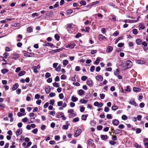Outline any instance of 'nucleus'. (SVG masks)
<instances>
[{
	"label": "nucleus",
	"instance_id": "nucleus-1",
	"mask_svg": "<svg viewBox=\"0 0 148 148\" xmlns=\"http://www.w3.org/2000/svg\"><path fill=\"white\" fill-rule=\"evenodd\" d=\"M124 65L122 67V69L124 70L131 68L132 66V62L130 60H127L124 63Z\"/></svg>",
	"mask_w": 148,
	"mask_h": 148
},
{
	"label": "nucleus",
	"instance_id": "nucleus-2",
	"mask_svg": "<svg viewBox=\"0 0 148 148\" xmlns=\"http://www.w3.org/2000/svg\"><path fill=\"white\" fill-rule=\"evenodd\" d=\"M75 25L73 23L69 24L67 25V30L69 33H71L73 32L72 31H70L69 29H73L75 27Z\"/></svg>",
	"mask_w": 148,
	"mask_h": 148
},
{
	"label": "nucleus",
	"instance_id": "nucleus-3",
	"mask_svg": "<svg viewBox=\"0 0 148 148\" xmlns=\"http://www.w3.org/2000/svg\"><path fill=\"white\" fill-rule=\"evenodd\" d=\"M75 44L73 43H69L66 47L67 48L72 49L75 47Z\"/></svg>",
	"mask_w": 148,
	"mask_h": 148
},
{
	"label": "nucleus",
	"instance_id": "nucleus-4",
	"mask_svg": "<svg viewBox=\"0 0 148 148\" xmlns=\"http://www.w3.org/2000/svg\"><path fill=\"white\" fill-rule=\"evenodd\" d=\"M82 130L81 129H79L77 130L75 132V134L74 136L75 137H77L80 134Z\"/></svg>",
	"mask_w": 148,
	"mask_h": 148
},
{
	"label": "nucleus",
	"instance_id": "nucleus-5",
	"mask_svg": "<svg viewBox=\"0 0 148 148\" xmlns=\"http://www.w3.org/2000/svg\"><path fill=\"white\" fill-rule=\"evenodd\" d=\"M62 48H60L54 50H52V51H50L49 53H50L53 54L54 53L59 52L60 51H62Z\"/></svg>",
	"mask_w": 148,
	"mask_h": 148
},
{
	"label": "nucleus",
	"instance_id": "nucleus-6",
	"mask_svg": "<svg viewBox=\"0 0 148 148\" xmlns=\"http://www.w3.org/2000/svg\"><path fill=\"white\" fill-rule=\"evenodd\" d=\"M103 103H99L97 101L95 102L94 103V106L100 108L102 107L103 106Z\"/></svg>",
	"mask_w": 148,
	"mask_h": 148
},
{
	"label": "nucleus",
	"instance_id": "nucleus-7",
	"mask_svg": "<svg viewBox=\"0 0 148 148\" xmlns=\"http://www.w3.org/2000/svg\"><path fill=\"white\" fill-rule=\"evenodd\" d=\"M40 66L39 65H38L37 66H34L32 67V68L33 69L34 72L36 73H38V71L37 70V69H40Z\"/></svg>",
	"mask_w": 148,
	"mask_h": 148
},
{
	"label": "nucleus",
	"instance_id": "nucleus-8",
	"mask_svg": "<svg viewBox=\"0 0 148 148\" xmlns=\"http://www.w3.org/2000/svg\"><path fill=\"white\" fill-rule=\"evenodd\" d=\"M88 143L89 145L92 146L93 147H95V144L93 143V140L91 139H89L88 140Z\"/></svg>",
	"mask_w": 148,
	"mask_h": 148
},
{
	"label": "nucleus",
	"instance_id": "nucleus-9",
	"mask_svg": "<svg viewBox=\"0 0 148 148\" xmlns=\"http://www.w3.org/2000/svg\"><path fill=\"white\" fill-rule=\"evenodd\" d=\"M24 56H25L28 57H32L34 56V53H29L28 52H26L24 53Z\"/></svg>",
	"mask_w": 148,
	"mask_h": 148
},
{
	"label": "nucleus",
	"instance_id": "nucleus-10",
	"mask_svg": "<svg viewBox=\"0 0 148 148\" xmlns=\"http://www.w3.org/2000/svg\"><path fill=\"white\" fill-rule=\"evenodd\" d=\"M95 78L99 82H101L103 80V77L100 75L96 76Z\"/></svg>",
	"mask_w": 148,
	"mask_h": 148
},
{
	"label": "nucleus",
	"instance_id": "nucleus-11",
	"mask_svg": "<svg viewBox=\"0 0 148 148\" xmlns=\"http://www.w3.org/2000/svg\"><path fill=\"white\" fill-rule=\"evenodd\" d=\"M93 82L91 80H89L87 81L86 84L90 87H91L93 86Z\"/></svg>",
	"mask_w": 148,
	"mask_h": 148
},
{
	"label": "nucleus",
	"instance_id": "nucleus-12",
	"mask_svg": "<svg viewBox=\"0 0 148 148\" xmlns=\"http://www.w3.org/2000/svg\"><path fill=\"white\" fill-rule=\"evenodd\" d=\"M22 132V130L21 129H18L17 130L16 132V135L17 136H18L20 135Z\"/></svg>",
	"mask_w": 148,
	"mask_h": 148
},
{
	"label": "nucleus",
	"instance_id": "nucleus-13",
	"mask_svg": "<svg viewBox=\"0 0 148 148\" xmlns=\"http://www.w3.org/2000/svg\"><path fill=\"white\" fill-rule=\"evenodd\" d=\"M113 48L111 46H108L106 49V52L107 53L111 52Z\"/></svg>",
	"mask_w": 148,
	"mask_h": 148
},
{
	"label": "nucleus",
	"instance_id": "nucleus-14",
	"mask_svg": "<svg viewBox=\"0 0 148 148\" xmlns=\"http://www.w3.org/2000/svg\"><path fill=\"white\" fill-rule=\"evenodd\" d=\"M45 91L46 93H49L51 91V88L49 86H47L45 87Z\"/></svg>",
	"mask_w": 148,
	"mask_h": 148
},
{
	"label": "nucleus",
	"instance_id": "nucleus-15",
	"mask_svg": "<svg viewBox=\"0 0 148 148\" xmlns=\"http://www.w3.org/2000/svg\"><path fill=\"white\" fill-rule=\"evenodd\" d=\"M119 123V121L118 120L116 119L114 120L112 122L113 124L115 126H117L118 125Z\"/></svg>",
	"mask_w": 148,
	"mask_h": 148
},
{
	"label": "nucleus",
	"instance_id": "nucleus-16",
	"mask_svg": "<svg viewBox=\"0 0 148 148\" xmlns=\"http://www.w3.org/2000/svg\"><path fill=\"white\" fill-rule=\"evenodd\" d=\"M99 39L100 40H103L105 39H106V38L102 34H99Z\"/></svg>",
	"mask_w": 148,
	"mask_h": 148
},
{
	"label": "nucleus",
	"instance_id": "nucleus-17",
	"mask_svg": "<svg viewBox=\"0 0 148 148\" xmlns=\"http://www.w3.org/2000/svg\"><path fill=\"white\" fill-rule=\"evenodd\" d=\"M129 103L131 105H134L135 106H137L136 103L134 99H131L130 100L129 102Z\"/></svg>",
	"mask_w": 148,
	"mask_h": 148
},
{
	"label": "nucleus",
	"instance_id": "nucleus-18",
	"mask_svg": "<svg viewBox=\"0 0 148 148\" xmlns=\"http://www.w3.org/2000/svg\"><path fill=\"white\" fill-rule=\"evenodd\" d=\"M142 41L140 38H137L136 40V44L138 45H140L142 42Z\"/></svg>",
	"mask_w": 148,
	"mask_h": 148
},
{
	"label": "nucleus",
	"instance_id": "nucleus-19",
	"mask_svg": "<svg viewBox=\"0 0 148 148\" xmlns=\"http://www.w3.org/2000/svg\"><path fill=\"white\" fill-rule=\"evenodd\" d=\"M72 101L73 102H76L78 100V98L75 96L73 95L71 97Z\"/></svg>",
	"mask_w": 148,
	"mask_h": 148
},
{
	"label": "nucleus",
	"instance_id": "nucleus-20",
	"mask_svg": "<svg viewBox=\"0 0 148 148\" xmlns=\"http://www.w3.org/2000/svg\"><path fill=\"white\" fill-rule=\"evenodd\" d=\"M63 114V113L62 112H59L57 113L56 116V117L58 118H60L62 116Z\"/></svg>",
	"mask_w": 148,
	"mask_h": 148
},
{
	"label": "nucleus",
	"instance_id": "nucleus-21",
	"mask_svg": "<svg viewBox=\"0 0 148 148\" xmlns=\"http://www.w3.org/2000/svg\"><path fill=\"white\" fill-rule=\"evenodd\" d=\"M78 94L80 96H82L84 94V91L82 89H80L78 91Z\"/></svg>",
	"mask_w": 148,
	"mask_h": 148
},
{
	"label": "nucleus",
	"instance_id": "nucleus-22",
	"mask_svg": "<svg viewBox=\"0 0 148 148\" xmlns=\"http://www.w3.org/2000/svg\"><path fill=\"white\" fill-rule=\"evenodd\" d=\"M133 90L134 92H138L140 91L141 89L139 88L134 87L133 89Z\"/></svg>",
	"mask_w": 148,
	"mask_h": 148
},
{
	"label": "nucleus",
	"instance_id": "nucleus-23",
	"mask_svg": "<svg viewBox=\"0 0 148 148\" xmlns=\"http://www.w3.org/2000/svg\"><path fill=\"white\" fill-rule=\"evenodd\" d=\"M18 86V83H16L12 87V89L13 90H16Z\"/></svg>",
	"mask_w": 148,
	"mask_h": 148
},
{
	"label": "nucleus",
	"instance_id": "nucleus-24",
	"mask_svg": "<svg viewBox=\"0 0 148 148\" xmlns=\"http://www.w3.org/2000/svg\"><path fill=\"white\" fill-rule=\"evenodd\" d=\"M137 63L139 64H143L145 63V62L143 60H138L136 61Z\"/></svg>",
	"mask_w": 148,
	"mask_h": 148
},
{
	"label": "nucleus",
	"instance_id": "nucleus-25",
	"mask_svg": "<svg viewBox=\"0 0 148 148\" xmlns=\"http://www.w3.org/2000/svg\"><path fill=\"white\" fill-rule=\"evenodd\" d=\"M88 102V101L86 100H85L84 99H81L80 101L79 102L82 104H86Z\"/></svg>",
	"mask_w": 148,
	"mask_h": 148
},
{
	"label": "nucleus",
	"instance_id": "nucleus-26",
	"mask_svg": "<svg viewBox=\"0 0 148 148\" xmlns=\"http://www.w3.org/2000/svg\"><path fill=\"white\" fill-rule=\"evenodd\" d=\"M119 73V70L118 69H117L116 71H114V74L116 76H118Z\"/></svg>",
	"mask_w": 148,
	"mask_h": 148
},
{
	"label": "nucleus",
	"instance_id": "nucleus-27",
	"mask_svg": "<svg viewBox=\"0 0 148 148\" xmlns=\"http://www.w3.org/2000/svg\"><path fill=\"white\" fill-rule=\"evenodd\" d=\"M27 31L28 33H31L33 31V27L31 26L28 27L27 28Z\"/></svg>",
	"mask_w": 148,
	"mask_h": 148
},
{
	"label": "nucleus",
	"instance_id": "nucleus-28",
	"mask_svg": "<svg viewBox=\"0 0 148 148\" xmlns=\"http://www.w3.org/2000/svg\"><path fill=\"white\" fill-rule=\"evenodd\" d=\"M88 116V114H84L82 116L81 119L83 120H86V119L87 117Z\"/></svg>",
	"mask_w": 148,
	"mask_h": 148
},
{
	"label": "nucleus",
	"instance_id": "nucleus-29",
	"mask_svg": "<svg viewBox=\"0 0 148 148\" xmlns=\"http://www.w3.org/2000/svg\"><path fill=\"white\" fill-rule=\"evenodd\" d=\"M26 73V72L25 71H21L19 72V73L18 74V75L19 76H22L24 75Z\"/></svg>",
	"mask_w": 148,
	"mask_h": 148
},
{
	"label": "nucleus",
	"instance_id": "nucleus-30",
	"mask_svg": "<svg viewBox=\"0 0 148 148\" xmlns=\"http://www.w3.org/2000/svg\"><path fill=\"white\" fill-rule=\"evenodd\" d=\"M133 145L137 148H142V147L140 145H138L137 143L134 142L133 143Z\"/></svg>",
	"mask_w": 148,
	"mask_h": 148
},
{
	"label": "nucleus",
	"instance_id": "nucleus-31",
	"mask_svg": "<svg viewBox=\"0 0 148 148\" xmlns=\"http://www.w3.org/2000/svg\"><path fill=\"white\" fill-rule=\"evenodd\" d=\"M100 58L99 57H97V58L96 60L95 61L94 63V64H98L100 62Z\"/></svg>",
	"mask_w": 148,
	"mask_h": 148
},
{
	"label": "nucleus",
	"instance_id": "nucleus-32",
	"mask_svg": "<svg viewBox=\"0 0 148 148\" xmlns=\"http://www.w3.org/2000/svg\"><path fill=\"white\" fill-rule=\"evenodd\" d=\"M1 72L3 74H4L8 71V69H3L1 70Z\"/></svg>",
	"mask_w": 148,
	"mask_h": 148
},
{
	"label": "nucleus",
	"instance_id": "nucleus-33",
	"mask_svg": "<svg viewBox=\"0 0 148 148\" xmlns=\"http://www.w3.org/2000/svg\"><path fill=\"white\" fill-rule=\"evenodd\" d=\"M69 63L68 60H65L63 61V64L64 66H66Z\"/></svg>",
	"mask_w": 148,
	"mask_h": 148
},
{
	"label": "nucleus",
	"instance_id": "nucleus-34",
	"mask_svg": "<svg viewBox=\"0 0 148 148\" xmlns=\"http://www.w3.org/2000/svg\"><path fill=\"white\" fill-rule=\"evenodd\" d=\"M68 124H67V125H63L62 126V128L63 129L67 130L68 128V126L70 125L69 123H68Z\"/></svg>",
	"mask_w": 148,
	"mask_h": 148
},
{
	"label": "nucleus",
	"instance_id": "nucleus-35",
	"mask_svg": "<svg viewBox=\"0 0 148 148\" xmlns=\"http://www.w3.org/2000/svg\"><path fill=\"white\" fill-rule=\"evenodd\" d=\"M19 57V56L17 54H13L12 56V58L14 60L17 59Z\"/></svg>",
	"mask_w": 148,
	"mask_h": 148
},
{
	"label": "nucleus",
	"instance_id": "nucleus-36",
	"mask_svg": "<svg viewBox=\"0 0 148 148\" xmlns=\"http://www.w3.org/2000/svg\"><path fill=\"white\" fill-rule=\"evenodd\" d=\"M107 135H102L101 136V138L102 140H105L107 138Z\"/></svg>",
	"mask_w": 148,
	"mask_h": 148
},
{
	"label": "nucleus",
	"instance_id": "nucleus-37",
	"mask_svg": "<svg viewBox=\"0 0 148 148\" xmlns=\"http://www.w3.org/2000/svg\"><path fill=\"white\" fill-rule=\"evenodd\" d=\"M132 31L134 35H136L138 34V32L137 30L136 29H132Z\"/></svg>",
	"mask_w": 148,
	"mask_h": 148
},
{
	"label": "nucleus",
	"instance_id": "nucleus-38",
	"mask_svg": "<svg viewBox=\"0 0 148 148\" xmlns=\"http://www.w3.org/2000/svg\"><path fill=\"white\" fill-rule=\"evenodd\" d=\"M139 27L140 28L142 29H144L145 28V25L141 23H140L139 24Z\"/></svg>",
	"mask_w": 148,
	"mask_h": 148
},
{
	"label": "nucleus",
	"instance_id": "nucleus-39",
	"mask_svg": "<svg viewBox=\"0 0 148 148\" xmlns=\"http://www.w3.org/2000/svg\"><path fill=\"white\" fill-rule=\"evenodd\" d=\"M80 4L83 6H85L86 4V1L84 0H82L80 2Z\"/></svg>",
	"mask_w": 148,
	"mask_h": 148
},
{
	"label": "nucleus",
	"instance_id": "nucleus-40",
	"mask_svg": "<svg viewBox=\"0 0 148 148\" xmlns=\"http://www.w3.org/2000/svg\"><path fill=\"white\" fill-rule=\"evenodd\" d=\"M79 121V118L78 117H77L73 119V121L74 123H75L78 121Z\"/></svg>",
	"mask_w": 148,
	"mask_h": 148
},
{
	"label": "nucleus",
	"instance_id": "nucleus-41",
	"mask_svg": "<svg viewBox=\"0 0 148 148\" xmlns=\"http://www.w3.org/2000/svg\"><path fill=\"white\" fill-rule=\"evenodd\" d=\"M47 44L48 46H49L53 48L55 46L52 43L50 42H47Z\"/></svg>",
	"mask_w": 148,
	"mask_h": 148
},
{
	"label": "nucleus",
	"instance_id": "nucleus-42",
	"mask_svg": "<svg viewBox=\"0 0 148 148\" xmlns=\"http://www.w3.org/2000/svg\"><path fill=\"white\" fill-rule=\"evenodd\" d=\"M122 119L123 120H126L127 119V117L125 115H123L122 116Z\"/></svg>",
	"mask_w": 148,
	"mask_h": 148
},
{
	"label": "nucleus",
	"instance_id": "nucleus-43",
	"mask_svg": "<svg viewBox=\"0 0 148 148\" xmlns=\"http://www.w3.org/2000/svg\"><path fill=\"white\" fill-rule=\"evenodd\" d=\"M124 45V43H120L118 45V47H123Z\"/></svg>",
	"mask_w": 148,
	"mask_h": 148
},
{
	"label": "nucleus",
	"instance_id": "nucleus-44",
	"mask_svg": "<svg viewBox=\"0 0 148 148\" xmlns=\"http://www.w3.org/2000/svg\"><path fill=\"white\" fill-rule=\"evenodd\" d=\"M55 100L54 99H52L50 100L49 104L53 105L54 104Z\"/></svg>",
	"mask_w": 148,
	"mask_h": 148
},
{
	"label": "nucleus",
	"instance_id": "nucleus-45",
	"mask_svg": "<svg viewBox=\"0 0 148 148\" xmlns=\"http://www.w3.org/2000/svg\"><path fill=\"white\" fill-rule=\"evenodd\" d=\"M32 143L31 142H28L27 144V145L25 146V148H27L29 147L30 145H32Z\"/></svg>",
	"mask_w": 148,
	"mask_h": 148
},
{
	"label": "nucleus",
	"instance_id": "nucleus-46",
	"mask_svg": "<svg viewBox=\"0 0 148 148\" xmlns=\"http://www.w3.org/2000/svg\"><path fill=\"white\" fill-rule=\"evenodd\" d=\"M56 93L54 92H51L49 94V96L51 97H54L56 95Z\"/></svg>",
	"mask_w": 148,
	"mask_h": 148
},
{
	"label": "nucleus",
	"instance_id": "nucleus-47",
	"mask_svg": "<svg viewBox=\"0 0 148 148\" xmlns=\"http://www.w3.org/2000/svg\"><path fill=\"white\" fill-rule=\"evenodd\" d=\"M130 87L129 86H127L126 89H125V91L130 92L131 91V90Z\"/></svg>",
	"mask_w": 148,
	"mask_h": 148
},
{
	"label": "nucleus",
	"instance_id": "nucleus-48",
	"mask_svg": "<svg viewBox=\"0 0 148 148\" xmlns=\"http://www.w3.org/2000/svg\"><path fill=\"white\" fill-rule=\"evenodd\" d=\"M53 86L56 87H58L59 86L58 84L56 82H54L53 84Z\"/></svg>",
	"mask_w": 148,
	"mask_h": 148
},
{
	"label": "nucleus",
	"instance_id": "nucleus-49",
	"mask_svg": "<svg viewBox=\"0 0 148 148\" xmlns=\"http://www.w3.org/2000/svg\"><path fill=\"white\" fill-rule=\"evenodd\" d=\"M109 143L112 145H114L116 144V142L113 141H110L109 142Z\"/></svg>",
	"mask_w": 148,
	"mask_h": 148
},
{
	"label": "nucleus",
	"instance_id": "nucleus-50",
	"mask_svg": "<svg viewBox=\"0 0 148 148\" xmlns=\"http://www.w3.org/2000/svg\"><path fill=\"white\" fill-rule=\"evenodd\" d=\"M85 108L84 107L81 106L80 107V111L81 112H83L85 110Z\"/></svg>",
	"mask_w": 148,
	"mask_h": 148
},
{
	"label": "nucleus",
	"instance_id": "nucleus-51",
	"mask_svg": "<svg viewBox=\"0 0 148 148\" xmlns=\"http://www.w3.org/2000/svg\"><path fill=\"white\" fill-rule=\"evenodd\" d=\"M119 34V32L116 31H115L113 34V36H118Z\"/></svg>",
	"mask_w": 148,
	"mask_h": 148
},
{
	"label": "nucleus",
	"instance_id": "nucleus-52",
	"mask_svg": "<svg viewBox=\"0 0 148 148\" xmlns=\"http://www.w3.org/2000/svg\"><path fill=\"white\" fill-rule=\"evenodd\" d=\"M59 97L60 99H62L64 98V96L62 93H60L59 95Z\"/></svg>",
	"mask_w": 148,
	"mask_h": 148
},
{
	"label": "nucleus",
	"instance_id": "nucleus-53",
	"mask_svg": "<svg viewBox=\"0 0 148 148\" xmlns=\"http://www.w3.org/2000/svg\"><path fill=\"white\" fill-rule=\"evenodd\" d=\"M118 107L115 106H113L112 107V109L113 110H116L118 109Z\"/></svg>",
	"mask_w": 148,
	"mask_h": 148
},
{
	"label": "nucleus",
	"instance_id": "nucleus-54",
	"mask_svg": "<svg viewBox=\"0 0 148 148\" xmlns=\"http://www.w3.org/2000/svg\"><path fill=\"white\" fill-rule=\"evenodd\" d=\"M95 66H92L90 68V72H93L95 70Z\"/></svg>",
	"mask_w": 148,
	"mask_h": 148
},
{
	"label": "nucleus",
	"instance_id": "nucleus-55",
	"mask_svg": "<svg viewBox=\"0 0 148 148\" xmlns=\"http://www.w3.org/2000/svg\"><path fill=\"white\" fill-rule=\"evenodd\" d=\"M25 114H23L21 113L20 112H18L17 113V115L19 117H21L23 115H25Z\"/></svg>",
	"mask_w": 148,
	"mask_h": 148
},
{
	"label": "nucleus",
	"instance_id": "nucleus-56",
	"mask_svg": "<svg viewBox=\"0 0 148 148\" xmlns=\"http://www.w3.org/2000/svg\"><path fill=\"white\" fill-rule=\"evenodd\" d=\"M55 38L56 40L58 41L59 40L60 37L57 34H56L55 35Z\"/></svg>",
	"mask_w": 148,
	"mask_h": 148
},
{
	"label": "nucleus",
	"instance_id": "nucleus-57",
	"mask_svg": "<svg viewBox=\"0 0 148 148\" xmlns=\"http://www.w3.org/2000/svg\"><path fill=\"white\" fill-rule=\"evenodd\" d=\"M45 76L47 78H49L50 77L51 74L47 72L45 75Z\"/></svg>",
	"mask_w": 148,
	"mask_h": 148
},
{
	"label": "nucleus",
	"instance_id": "nucleus-58",
	"mask_svg": "<svg viewBox=\"0 0 148 148\" xmlns=\"http://www.w3.org/2000/svg\"><path fill=\"white\" fill-rule=\"evenodd\" d=\"M61 69V66L59 65L57 68L56 69V70L58 72L60 71Z\"/></svg>",
	"mask_w": 148,
	"mask_h": 148
},
{
	"label": "nucleus",
	"instance_id": "nucleus-59",
	"mask_svg": "<svg viewBox=\"0 0 148 148\" xmlns=\"http://www.w3.org/2000/svg\"><path fill=\"white\" fill-rule=\"evenodd\" d=\"M87 78V77L86 76H84L82 77L81 79L82 80L85 81L86 79Z\"/></svg>",
	"mask_w": 148,
	"mask_h": 148
},
{
	"label": "nucleus",
	"instance_id": "nucleus-60",
	"mask_svg": "<svg viewBox=\"0 0 148 148\" xmlns=\"http://www.w3.org/2000/svg\"><path fill=\"white\" fill-rule=\"evenodd\" d=\"M53 12L52 11H49L47 13H46V15L47 16H49L50 15H51Z\"/></svg>",
	"mask_w": 148,
	"mask_h": 148
},
{
	"label": "nucleus",
	"instance_id": "nucleus-61",
	"mask_svg": "<svg viewBox=\"0 0 148 148\" xmlns=\"http://www.w3.org/2000/svg\"><path fill=\"white\" fill-rule=\"evenodd\" d=\"M100 95V97L101 99H104L105 97V95L104 94H101Z\"/></svg>",
	"mask_w": 148,
	"mask_h": 148
},
{
	"label": "nucleus",
	"instance_id": "nucleus-62",
	"mask_svg": "<svg viewBox=\"0 0 148 148\" xmlns=\"http://www.w3.org/2000/svg\"><path fill=\"white\" fill-rule=\"evenodd\" d=\"M63 102L62 101H59L57 103L58 106H60L62 105Z\"/></svg>",
	"mask_w": 148,
	"mask_h": 148
},
{
	"label": "nucleus",
	"instance_id": "nucleus-63",
	"mask_svg": "<svg viewBox=\"0 0 148 148\" xmlns=\"http://www.w3.org/2000/svg\"><path fill=\"white\" fill-rule=\"evenodd\" d=\"M136 133L139 134L141 132V130L140 128H137L136 130Z\"/></svg>",
	"mask_w": 148,
	"mask_h": 148
},
{
	"label": "nucleus",
	"instance_id": "nucleus-64",
	"mask_svg": "<svg viewBox=\"0 0 148 148\" xmlns=\"http://www.w3.org/2000/svg\"><path fill=\"white\" fill-rule=\"evenodd\" d=\"M60 139V137L59 136L57 135V136H55V140H57V141L58 140H59Z\"/></svg>",
	"mask_w": 148,
	"mask_h": 148
}]
</instances>
